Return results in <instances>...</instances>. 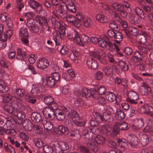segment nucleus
Returning <instances> with one entry per match:
<instances>
[{
    "mask_svg": "<svg viewBox=\"0 0 153 153\" xmlns=\"http://www.w3.org/2000/svg\"><path fill=\"white\" fill-rule=\"evenodd\" d=\"M67 36L71 40L82 46L85 45L84 43H87L90 42L89 38L88 36L82 34L80 38L79 33L74 30H72L70 33H68Z\"/></svg>",
    "mask_w": 153,
    "mask_h": 153,
    "instance_id": "nucleus-1",
    "label": "nucleus"
},
{
    "mask_svg": "<svg viewBox=\"0 0 153 153\" xmlns=\"http://www.w3.org/2000/svg\"><path fill=\"white\" fill-rule=\"evenodd\" d=\"M28 3L30 7L33 9H36V11L37 14L42 16H45L47 15V12L42 9V5L38 2L34 0H30Z\"/></svg>",
    "mask_w": 153,
    "mask_h": 153,
    "instance_id": "nucleus-2",
    "label": "nucleus"
},
{
    "mask_svg": "<svg viewBox=\"0 0 153 153\" xmlns=\"http://www.w3.org/2000/svg\"><path fill=\"white\" fill-rule=\"evenodd\" d=\"M15 105L13 104V106L12 105H6L4 106V109L5 111L8 112L9 114L13 113L14 114V112L15 108L17 109H20L22 110H24L25 109V106L23 104L20 102L16 101L14 103Z\"/></svg>",
    "mask_w": 153,
    "mask_h": 153,
    "instance_id": "nucleus-3",
    "label": "nucleus"
},
{
    "mask_svg": "<svg viewBox=\"0 0 153 153\" xmlns=\"http://www.w3.org/2000/svg\"><path fill=\"white\" fill-rule=\"evenodd\" d=\"M76 94H78L80 97L82 96L85 98H89L91 96L94 98H96L99 96L98 94L95 93V92L93 90V88L92 89V90L85 88L83 90L82 92L79 91Z\"/></svg>",
    "mask_w": 153,
    "mask_h": 153,
    "instance_id": "nucleus-4",
    "label": "nucleus"
},
{
    "mask_svg": "<svg viewBox=\"0 0 153 153\" xmlns=\"http://www.w3.org/2000/svg\"><path fill=\"white\" fill-rule=\"evenodd\" d=\"M128 98L126 100L130 103L136 104L137 102L135 101L139 98V96L137 93L133 91H129L127 93Z\"/></svg>",
    "mask_w": 153,
    "mask_h": 153,
    "instance_id": "nucleus-5",
    "label": "nucleus"
},
{
    "mask_svg": "<svg viewBox=\"0 0 153 153\" xmlns=\"http://www.w3.org/2000/svg\"><path fill=\"white\" fill-rule=\"evenodd\" d=\"M59 31L56 32V39L57 44L61 45L62 40L65 34V27L59 25Z\"/></svg>",
    "mask_w": 153,
    "mask_h": 153,
    "instance_id": "nucleus-6",
    "label": "nucleus"
},
{
    "mask_svg": "<svg viewBox=\"0 0 153 153\" xmlns=\"http://www.w3.org/2000/svg\"><path fill=\"white\" fill-rule=\"evenodd\" d=\"M58 146L56 148L55 145L53 144V147L54 148L56 153H62V151H65L69 148L68 145L67 143L63 141H61L58 143Z\"/></svg>",
    "mask_w": 153,
    "mask_h": 153,
    "instance_id": "nucleus-7",
    "label": "nucleus"
},
{
    "mask_svg": "<svg viewBox=\"0 0 153 153\" xmlns=\"http://www.w3.org/2000/svg\"><path fill=\"white\" fill-rule=\"evenodd\" d=\"M68 112L67 109L66 108H64L63 109H59L55 111V115L58 120L63 121L66 117V114Z\"/></svg>",
    "mask_w": 153,
    "mask_h": 153,
    "instance_id": "nucleus-8",
    "label": "nucleus"
},
{
    "mask_svg": "<svg viewBox=\"0 0 153 153\" xmlns=\"http://www.w3.org/2000/svg\"><path fill=\"white\" fill-rule=\"evenodd\" d=\"M13 115L15 117V123L18 124H20L22 123L23 119L25 117L24 113L18 110H15L14 112Z\"/></svg>",
    "mask_w": 153,
    "mask_h": 153,
    "instance_id": "nucleus-9",
    "label": "nucleus"
},
{
    "mask_svg": "<svg viewBox=\"0 0 153 153\" xmlns=\"http://www.w3.org/2000/svg\"><path fill=\"white\" fill-rule=\"evenodd\" d=\"M7 123L3 126L2 128H0V134L1 135L3 134V132L11 135H14L16 133L15 130L9 125H7Z\"/></svg>",
    "mask_w": 153,
    "mask_h": 153,
    "instance_id": "nucleus-10",
    "label": "nucleus"
},
{
    "mask_svg": "<svg viewBox=\"0 0 153 153\" xmlns=\"http://www.w3.org/2000/svg\"><path fill=\"white\" fill-rule=\"evenodd\" d=\"M49 65V62L45 58H41L37 61L38 67L41 69H44L47 68Z\"/></svg>",
    "mask_w": 153,
    "mask_h": 153,
    "instance_id": "nucleus-11",
    "label": "nucleus"
},
{
    "mask_svg": "<svg viewBox=\"0 0 153 153\" xmlns=\"http://www.w3.org/2000/svg\"><path fill=\"white\" fill-rule=\"evenodd\" d=\"M42 112L44 116L46 118L52 120L54 117L55 111L47 107L43 109Z\"/></svg>",
    "mask_w": 153,
    "mask_h": 153,
    "instance_id": "nucleus-12",
    "label": "nucleus"
},
{
    "mask_svg": "<svg viewBox=\"0 0 153 153\" xmlns=\"http://www.w3.org/2000/svg\"><path fill=\"white\" fill-rule=\"evenodd\" d=\"M71 53L70 56V58L75 63H78L77 57L79 56V53L75 47H73L71 49Z\"/></svg>",
    "mask_w": 153,
    "mask_h": 153,
    "instance_id": "nucleus-13",
    "label": "nucleus"
},
{
    "mask_svg": "<svg viewBox=\"0 0 153 153\" xmlns=\"http://www.w3.org/2000/svg\"><path fill=\"white\" fill-rule=\"evenodd\" d=\"M87 64L88 68L93 70H95L98 66L97 61L91 58H89L87 60Z\"/></svg>",
    "mask_w": 153,
    "mask_h": 153,
    "instance_id": "nucleus-14",
    "label": "nucleus"
},
{
    "mask_svg": "<svg viewBox=\"0 0 153 153\" xmlns=\"http://www.w3.org/2000/svg\"><path fill=\"white\" fill-rule=\"evenodd\" d=\"M144 105H143L140 108V110L143 109V111H141V113H146L147 114H149L153 112V107L150 104L146 103L144 101Z\"/></svg>",
    "mask_w": 153,
    "mask_h": 153,
    "instance_id": "nucleus-15",
    "label": "nucleus"
},
{
    "mask_svg": "<svg viewBox=\"0 0 153 153\" xmlns=\"http://www.w3.org/2000/svg\"><path fill=\"white\" fill-rule=\"evenodd\" d=\"M143 58V54L139 51H136L134 53L133 56L131 57V60L134 63L140 62Z\"/></svg>",
    "mask_w": 153,
    "mask_h": 153,
    "instance_id": "nucleus-16",
    "label": "nucleus"
},
{
    "mask_svg": "<svg viewBox=\"0 0 153 153\" xmlns=\"http://www.w3.org/2000/svg\"><path fill=\"white\" fill-rule=\"evenodd\" d=\"M23 127L25 130L31 131L33 128V123L32 122L28 119H25L22 123Z\"/></svg>",
    "mask_w": 153,
    "mask_h": 153,
    "instance_id": "nucleus-17",
    "label": "nucleus"
},
{
    "mask_svg": "<svg viewBox=\"0 0 153 153\" xmlns=\"http://www.w3.org/2000/svg\"><path fill=\"white\" fill-rule=\"evenodd\" d=\"M125 32L128 36L129 37V35L135 36L138 34L139 31L137 29L134 27H129L125 30Z\"/></svg>",
    "mask_w": 153,
    "mask_h": 153,
    "instance_id": "nucleus-18",
    "label": "nucleus"
},
{
    "mask_svg": "<svg viewBox=\"0 0 153 153\" xmlns=\"http://www.w3.org/2000/svg\"><path fill=\"white\" fill-rule=\"evenodd\" d=\"M30 118L32 121L35 123H38L42 119L40 114L37 111H34L31 113Z\"/></svg>",
    "mask_w": 153,
    "mask_h": 153,
    "instance_id": "nucleus-19",
    "label": "nucleus"
},
{
    "mask_svg": "<svg viewBox=\"0 0 153 153\" xmlns=\"http://www.w3.org/2000/svg\"><path fill=\"white\" fill-rule=\"evenodd\" d=\"M93 90L95 92V93L97 94L102 95L104 94L106 92V89L105 87L101 86L99 87L97 85H95L93 88Z\"/></svg>",
    "mask_w": 153,
    "mask_h": 153,
    "instance_id": "nucleus-20",
    "label": "nucleus"
},
{
    "mask_svg": "<svg viewBox=\"0 0 153 153\" xmlns=\"http://www.w3.org/2000/svg\"><path fill=\"white\" fill-rule=\"evenodd\" d=\"M56 131L59 132L61 135H67L69 132V130L68 128L63 125L58 126L56 128Z\"/></svg>",
    "mask_w": 153,
    "mask_h": 153,
    "instance_id": "nucleus-21",
    "label": "nucleus"
},
{
    "mask_svg": "<svg viewBox=\"0 0 153 153\" xmlns=\"http://www.w3.org/2000/svg\"><path fill=\"white\" fill-rule=\"evenodd\" d=\"M151 90L149 86L146 85H142L140 88V92L143 95H146L150 93Z\"/></svg>",
    "mask_w": 153,
    "mask_h": 153,
    "instance_id": "nucleus-22",
    "label": "nucleus"
},
{
    "mask_svg": "<svg viewBox=\"0 0 153 153\" xmlns=\"http://www.w3.org/2000/svg\"><path fill=\"white\" fill-rule=\"evenodd\" d=\"M111 128L108 124L103 125L101 126L100 131L101 133L104 134L108 135L111 131Z\"/></svg>",
    "mask_w": 153,
    "mask_h": 153,
    "instance_id": "nucleus-23",
    "label": "nucleus"
},
{
    "mask_svg": "<svg viewBox=\"0 0 153 153\" xmlns=\"http://www.w3.org/2000/svg\"><path fill=\"white\" fill-rule=\"evenodd\" d=\"M115 125L118 126V128L120 130H125L128 129L130 127V125L128 123L126 122H124L121 123V122H118Z\"/></svg>",
    "mask_w": 153,
    "mask_h": 153,
    "instance_id": "nucleus-24",
    "label": "nucleus"
},
{
    "mask_svg": "<svg viewBox=\"0 0 153 153\" xmlns=\"http://www.w3.org/2000/svg\"><path fill=\"white\" fill-rule=\"evenodd\" d=\"M26 56V53L25 51H22L20 48L18 49L16 57L17 59L22 61Z\"/></svg>",
    "mask_w": 153,
    "mask_h": 153,
    "instance_id": "nucleus-25",
    "label": "nucleus"
},
{
    "mask_svg": "<svg viewBox=\"0 0 153 153\" xmlns=\"http://www.w3.org/2000/svg\"><path fill=\"white\" fill-rule=\"evenodd\" d=\"M125 114L122 110L118 109L115 113V118L118 120H120L125 118Z\"/></svg>",
    "mask_w": 153,
    "mask_h": 153,
    "instance_id": "nucleus-26",
    "label": "nucleus"
},
{
    "mask_svg": "<svg viewBox=\"0 0 153 153\" xmlns=\"http://www.w3.org/2000/svg\"><path fill=\"white\" fill-rule=\"evenodd\" d=\"M137 47L142 52L144 53L147 52L148 51H150L152 49V46L150 44L138 46Z\"/></svg>",
    "mask_w": 153,
    "mask_h": 153,
    "instance_id": "nucleus-27",
    "label": "nucleus"
},
{
    "mask_svg": "<svg viewBox=\"0 0 153 153\" xmlns=\"http://www.w3.org/2000/svg\"><path fill=\"white\" fill-rule=\"evenodd\" d=\"M66 0L68 1H69V3L68 4H66L68 10L71 12L75 13L76 11V9L72 1L71 0Z\"/></svg>",
    "mask_w": 153,
    "mask_h": 153,
    "instance_id": "nucleus-28",
    "label": "nucleus"
},
{
    "mask_svg": "<svg viewBox=\"0 0 153 153\" xmlns=\"http://www.w3.org/2000/svg\"><path fill=\"white\" fill-rule=\"evenodd\" d=\"M56 82L51 76H48L46 78V85L50 88L55 86Z\"/></svg>",
    "mask_w": 153,
    "mask_h": 153,
    "instance_id": "nucleus-29",
    "label": "nucleus"
},
{
    "mask_svg": "<svg viewBox=\"0 0 153 153\" xmlns=\"http://www.w3.org/2000/svg\"><path fill=\"white\" fill-rule=\"evenodd\" d=\"M96 18L99 22L102 23H105L108 21L107 17L102 14H97Z\"/></svg>",
    "mask_w": 153,
    "mask_h": 153,
    "instance_id": "nucleus-30",
    "label": "nucleus"
},
{
    "mask_svg": "<svg viewBox=\"0 0 153 153\" xmlns=\"http://www.w3.org/2000/svg\"><path fill=\"white\" fill-rule=\"evenodd\" d=\"M36 17V19H38L37 21L42 27L43 26H46L48 25L47 19L45 17L40 16H37Z\"/></svg>",
    "mask_w": 153,
    "mask_h": 153,
    "instance_id": "nucleus-31",
    "label": "nucleus"
},
{
    "mask_svg": "<svg viewBox=\"0 0 153 153\" xmlns=\"http://www.w3.org/2000/svg\"><path fill=\"white\" fill-rule=\"evenodd\" d=\"M106 98L110 102H113L116 99V95L114 93L111 92H107L106 95Z\"/></svg>",
    "mask_w": 153,
    "mask_h": 153,
    "instance_id": "nucleus-32",
    "label": "nucleus"
},
{
    "mask_svg": "<svg viewBox=\"0 0 153 153\" xmlns=\"http://www.w3.org/2000/svg\"><path fill=\"white\" fill-rule=\"evenodd\" d=\"M71 118L74 122L77 121H79L81 119L77 112L74 110H72L71 111Z\"/></svg>",
    "mask_w": 153,
    "mask_h": 153,
    "instance_id": "nucleus-33",
    "label": "nucleus"
},
{
    "mask_svg": "<svg viewBox=\"0 0 153 153\" xmlns=\"http://www.w3.org/2000/svg\"><path fill=\"white\" fill-rule=\"evenodd\" d=\"M137 40L139 43L144 45L147 42L146 37L142 34H140L137 36Z\"/></svg>",
    "mask_w": 153,
    "mask_h": 153,
    "instance_id": "nucleus-34",
    "label": "nucleus"
},
{
    "mask_svg": "<svg viewBox=\"0 0 153 153\" xmlns=\"http://www.w3.org/2000/svg\"><path fill=\"white\" fill-rule=\"evenodd\" d=\"M112 7L115 10L119 12L124 10V7L122 4L117 3H114L112 4Z\"/></svg>",
    "mask_w": 153,
    "mask_h": 153,
    "instance_id": "nucleus-35",
    "label": "nucleus"
},
{
    "mask_svg": "<svg viewBox=\"0 0 153 153\" xmlns=\"http://www.w3.org/2000/svg\"><path fill=\"white\" fill-rule=\"evenodd\" d=\"M134 10L136 15L142 19H144L145 17V13L141 9L138 7H136Z\"/></svg>",
    "mask_w": 153,
    "mask_h": 153,
    "instance_id": "nucleus-36",
    "label": "nucleus"
},
{
    "mask_svg": "<svg viewBox=\"0 0 153 153\" xmlns=\"http://www.w3.org/2000/svg\"><path fill=\"white\" fill-rule=\"evenodd\" d=\"M103 119L104 122L106 121L107 122H111L113 120V117L111 114H109L107 112H104Z\"/></svg>",
    "mask_w": 153,
    "mask_h": 153,
    "instance_id": "nucleus-37",
    "label": "nucleus"
},
{
    "mask_svg": "<svg viewBox=\"0 0 153 153\" xmlns=\"http://www.w3.org/2000/svg\"><path fill=\"white\" fill-rule=\"evenodd\" d=\"M140 141L141 145L143 146H146L149 142V139L146 134H143L140 137Z\"/></svg>",
    "mask_w": 153,
    "mask_h": 153,
    "instance_id": "nucleus-38",
    "label": "nucleus"
},
{
    "mask_svg": "<svg viewBox=\"0 0 153 153\" xmlns=\"http://www.w3.org/2000/svg\"><path fill=\"white\" fill-rule=\"evenodd\" d=\"M42 123L45 128L46 130H51L53 128V124L51 122L45 120L43 121Z\"/></svg>",
    "mask_w": 153,
    "mask_h": 153,
    "instance_id": "nucleus-39",
    "label": "nucleus"
},
{
    "mask_svg": "<svg viewBox=\"0 0 153 153\" xmlns=\"http://www.w3.org/2000/svg\"><path fill=\"white\" fill-rule=\"evenodd\" d=\"M70 136L74 137L76 139H79L80 137V134L79 131L76 129L72 130L70 132Z\"/></svg>",
    "mask_w": 153,
    "mask_h": 153,
    "instance_id": "nucleus-40",
    "label": "nucleus"
},
{
    "mask_svg": "<svg viewBox=\"0 0 153 153\" xmlns=\"http://www.w3.org/2000/svg\"><path fill=\"white\" fill-rule=\"evenodd\" d=\"M88 147L94 152H97L98 150V147L95 142H91L87 143Z\"/></svg>",
    "mask_w": 153,
    "mask_h": 153,
    "instance_id": "nucleus-41",
    "label": "nucleus"
},
{
    "mask_svg": "<svg viewBox=\"0 0 153 153\" xmlns=\"http://www.w3.org/2000/svg\"><path fill=\"white\" fill-rule=\"evenodd\" d=\"M118 65L122 71H126L128 69V64L123 61H120Z\"/></svg>",
    "mask_w": 153,
    "mask_h": 153,
    "instance_id": "nucleus-42",
    "label": "nucleus"
},
{
    "mask_svg": "<svg viewBox=\"0 0 153 153\" xmlns=\"http://www.w3.org/2000/svg\"><path fill=\"white\" fill-rule=\"evenodd\" d=\"M109 138L108 137H104L101 135H99L95 139V140L97 143L99 144H101L104 142L105 140H108Z\"/></svg>",
    "mask_w": 153,
    "mask_h": 153,
    "instance_id": "nucleus-43",
    "label": "nucleus"
},
{
    "mask_svg": "<svg viewBox=\"0 0 153 153\" xmlns=\"http://www.w3.org/2000/svg\"><path fill=\"white\" fill-rule=\"evenodd\" d=\"M3 98V101L5 103L10 102L12 98V96L9 94H6L2 95Z\"/></svg>",
    "mask_w": 153,
    "mask_h": 153,
    "instance_id": "nucleus-44",
    "label": "nucleus"
},
{
    "mask_svg": "<svg viewBox=\"0 0 153 153\" xmlns=\"http://www.w3.org/2000/svg\"><path fill=\"white\" fill-rule=\"evenodd\" d=\"M19 35L21 36H23L25 37H28V33L27 29L25 27H22L19 30Z\"/></svg>",
    "mask_w": 153,
    "mask_h": 153,
    "instance_id": "nucleus-45",
    "label": "nucleus"
},
{
    "mask_svg": "<svg viewBox=\"0 0 153 153\" xmlns=\"http://www.w3.org/2000/svg\"><path fill=\"white\" fill-rule=\"evenodd\" d=\"M94 116L95 119L99 122L102 121L104 122L103 119V114H101L100 113L98 112H95L94 114Z\"/></svg>",
    "mask_w": 153,
    "mask_h": 153,
    "instance_id": "nucleus-46",
    "label": "nucleus"
},
{
    "mask_svg": "<svg viewBox=\"0 0 153 153\" xmlns=\"http://www.w3.org/2000/svg\"><path fill=\"white\" fill-rule=\"evenodd\" d=\"M35 146L38 148H42L43 145L42 140L39 138H36L34 139Z\"/></svg>",
    "mask_w": 153,
    "mask_h": 153,
    "instance_id": "nucleus-47",
    "label": "nucleus"
},
{
    "mask_svg": "<svg viewBox=\"0 0 153 153\" xmlns=\"http://www.w3.org/2000/svg\"><path fill=\"white\" fill-rule=\"evenodd\" d=\"M43 149L45 153H53V152L52 147L48 145H45L43 146Z\"/></svg>",
    "mask_w": 153,
    "mask_h": 153,
    "instance_id": "nucleus-48",
    "label": "nucleus"
},
{
    "mask_svg": "<svg viewBox=\"0 0 153 153\" xmlns=\"http://www.w3.org/2000/svg\"><path fill=\"white\" fill-rule=\"evenodd\" d=\"M120 130L118 128V126L115 124L113 127V130L111 134L112 137H114L119 133Z\"/></svg>",
    "mask_w": 153,
    "mask_h": 153,
    "instance_id": "nucleus-49",
    "label": "nucleus"
},
{
    "mask_svg": "<svg viewBox=\"0 0 153 153\" xmlns=\"http://www.w3.org/2000/svg\"><path fill=\"white\" fill-rule=\"evenodd\" d=\"M25 90L22 89L17 88L15 91V94L18 97H22L25 95Z\"/></svg>",
    "mask_w": 153,
    "mask_h": 153,
    "instance_id": "nucleus-50",
    "label": "nucleus"
},
{
    "mask_svg": "<svg viewBox=\"0 0 153 153\" xmlns=\"http://www.w3.org/2000/svg\"><path fill=\"white\" fill-rule=\"evenodd\" d=\"M48 105V108H49L54 111H56L57 110L59 109H58V106L57 104L54 101Z\"/></svg>",
    "mask_w": 153,
    "mask_h": 153,
    "instance_id": "nucleus-51",
    "label": "nucleus"
},
{
    "mask_svg": "<svg viewBox=\"0 0 153 153\" xmlns=\"http://www.w3.org/2000/svg\"><path fill=\"white\" fill-rule=\"evenodd\" d=\"M102 70L104 71L105 75H110L112 73L113 69L112 67L107 66L106 67L103 68Z\"/></svg>",
    "mask_w": 153,
    "mask_h": 153,
    "instance_id": "nucleus-52",
    "label": "nucleus"
},
{
    "mask_svg": "<svg viewBox=\"0 0 153 153\" xmlns=\"http://www.w3.org/2000/svg\"><path fill=\"white\" fill-rule=\"evenodd\" d=\"M83 25L86 28H89L92 25V21L91 19L88 18L84 20Z\"/></svg>",
    "mask_w": 153,
    "mask_h": 153,
    "instance_id": "nucleus-53",
    "label": "nucleus"
},
{
    "mask_svg": "<svg viewBox=\"0 0 153 153\" xmlns=\"http://www.w3.org/2000/svg\"><path fill=\"white\" fill-rule=\"evenodd\" d=\"M36 24L35 22V20L33 19H30L27 21L26 25L28 27L29 29L30 28H31L34 26V25H36Z\"/></svg>",
    "mask_w": 153,
    "mask_h": 153,
    "instance_id": "nucleus-54",
    "label": "nucleus"
},
{
    "mask_svg": "<svg viewBox=\"0 0 153 153\" xmlns=\"http://www.w3.org/2000/svg\"><path fill=\"white\" fill-rule=\"evenodd\" d=\"M53 101V99L52 96H48L45 97L44 100V102L46 105H49Z\"/></svg>",
    "mask_w": 153,
    "mask_h": 153,
    "instance_id": "nucleus-55",
    "label": "nucleus"
},
{
    "mask_svg": "<svg viewBox=\"0 0 153 153\" xmlns=\"http://www.w3.org/2000/svg\"><path fill=\"white\" fill-rule=\"evenodd\" d=\"M10 121L8 119L4 117L0 118V128H2L7 123H9Z\"/></svg>",
    "mask_w": 153,
    "mask_h": 153,
    "instance_id": "nucleus-56",
    "label": "nucleus"
},
{
    "mask_svg": "<svg viewBox=\"0 0 153 153\" xmlns=\"http://www.w3.org/2000/svg\"><path fill=\"white\" fill-rule=\"evenodd\" d=\"M102 7L104 9L105 13L107 15H109L110 14V7H109L107 4L103 3L102 4Z\"/></svg>",
    "mask_w": 153,
    "mask_h": 153,
    "instance_id": "nucleus-57",
    "label": "nucleus"
},
{
    "mask_svg": "<svg viewBox=\"0 0 153 153\" xmlns=\"http://www.w3.org/2000/svg\"><path fill=\"white\" fill-rule=\"evenodd\" d=\"M126 141L125 139H117V142L118 143L119 146L122 148L125 147L126 145Z\"/></svg>",
    "mask_w": 153,
    "mask_h": 153,
    "instance_id": "nucleus-58",
    "label": "nucleus"
},
{
    "mask_svg": "<svg viewBox=\"0 0 153 153\" xmlns=\"http://www.w3.org/2000/svg\"><path fill=\"white\" fill-rule=\"evenodd\" d=\"M119 25L114 21H112L109 24V27L112 29L117 31L118 29Z\"/></svg>",
    "mask_w": 153,
    "mask_h": 153,
    "instance_id": "nucleus-59",
    "label": "nucleus"
},
{
    "mask_svg": "<svg viewBox=\"0 0 153 153\" xmlns=\"http://www.w3.org/2000/svg\"><path fill=\"white\" fill-rule=\"evenodd\" d=\"M58 9L67 13L68 9L67 8L66 4L64 2L61 3Z\"/></svg>",
    "mask_w": 153,
    "mask_h": 153,
    "instance_id": "nucleus-60",
    "label": "nucleus"
},
{
    "mask_svg": "<svg viewBox=\"0 0 153 153\" xmlns=\"http://www.w3.org/2000/svg\"><path fill=\"white\" fill-rule=\"evenodd\" d=\"M103 76V73L100 71H98L94 76V77L96 80H100L102 78Z\"/></svg>",
    "mask_w": 153,
    "mask_h": 153,
    "instance_id": "nucleus-61",
    "label": "nucleus"
},
{
    "mask_svg": "<svg viewBox=\"0 0 153 153\" xmlns=\"http://www.w3.org/2000/svg\"><path fill=\"white\" fill-rule=\"evenodd\" d=\"M56 13L59 16L63 19L65 18L67 15V13L58 9L56 10Z\"/></svg>",
    "mask_w": 153,
    "mask_h": 153,
    "instance_id": "nucleus-62",
    "label": "nucleus"
},
{
    "mask_svg": "<svg viewBox=\"0 0 153 153\" xmlns=\"http://www.w3.org/2000/svg\"><path fill=\"white\" fill-rule=\"evenodd\" d=\"M59 51L60 53L62 55H65L68 53L69 50L66 46H63L61 49H59Z\"/></svg>",
    "mask_w": 153,
    "mask_h": 153,
    "instance_id": "nucleus-63",
    "label": "nucleus"
},
{
    "mask_svg": "<svg viewBox=\"0 0 153 153\" xmlns=\"http://www.w3.org/2000/svg\"><path fill=\"white\" fill-rule=\"evenodd\" d=\"M39 91V86L37 85H33L32 88L31 93L32 94H36Z\"/></svg>",
    "mask_w": 153,
    "mask_h": 153,
    "instance_id": "nucleus-64",
    "label": "nucleus"
}]
</instances>
